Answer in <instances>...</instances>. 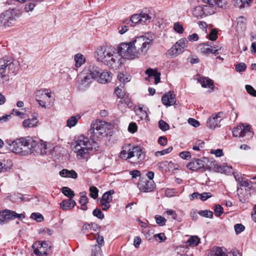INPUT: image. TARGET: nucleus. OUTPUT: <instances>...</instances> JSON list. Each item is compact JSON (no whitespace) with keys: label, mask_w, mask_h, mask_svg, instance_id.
<instances>
[{"label":"nucleus","mask_w":256,"mask_h":256,"mask_svg":"<svg viewBox=\"0 0 256 256\" xmlns=\"http://www.w3.org/2000/svg\"><path fill=\"white\" fill-rule=\"evenodd\" d=\"M114 192V190H110L105 193H104L102 197L100 198L102 201H106L108 202H111L112 200V194Z\"/></svg>","instance_id":"obj_33"},{"label":"nucleus","mask_w":256,"mask_h":256,"mask_svg":"<svg viewBox=\"0 0 256 256\" xmlns=\"http://www.w3.org/2000/svg\"><path fill=\"white\" fill-rule=\"evenodd\" d=\"M98 228V226L94 223H86L82 226L81 231L83 234L90 232L92 234V232H96Z\"/></svg>","instance_id":"obj_22"},{"label":"nucleus","mask_w":256,"mask_h":256,"mask_svg":"<svg viewBox=\"0 0 256 256\" xmlns=\"http://www.w3.org/2000/svg\"><path fill=\"white\" fill-rule=\"evenodd\" d=\"M210 153L214 154L217 157H220L223 155V152L221 149L211 150Z\"/></svg>","instance_id":"obj_64"},{"label":"nucleus","mask_w":256,"mask_h":256,"mask_svg":"<svg viewBox=\"0 0 256 256\" xmlns=\"http://www.w3.org/2000/svg\"><path fill=\"white\" fill-rule=\"evenodd\" d=\"M188 122L190 125L195 128H197L200 125L199 122L193 118H189Z\"/></svg>","instance_id":"obj_58"},{"label":"nucleus","mask_w":256,"mask_h":256,"mask_svg":"<svg viewBox=\"0 0 256 256\" xmlns=\"http://www.w3.org/2000/svg\"><path fill=\"white\" fill-rule=\"evenodd\" d=\"M74 60L76 62L75 66L76 68L80 67L86 61V58L82 54H77L74 56Z\"/></svg>","instance_id":"obj_32"},{"label":"nucleus","mask_w":256,"mask_h":256,"mask_svg":"<svg viewBox=\"0 0 256 256\" xmlns=\"http://www.w3.org/2000/svg\"><path fill=\"white\" fill-rule=\"evenodd\" d=\"M155 219L156 224L160 226L165 225L166 221V219L164 217L160 215H156L155 216Z\"/></svg>","instance_id":"obj_44"},{"label":"nucleus","mask_w":256,"mask_h":256,"mask_svg":"<svg viewBox=\"0 0 256 256\" xmlns=\"http://www.w3.org/2000/svg\"><path fill=\"white\" fill-rule=\"evenodd\" d=\"M198 214L202 216L210 218H212L214 216L212 212L207 210H199Z\"/></svg>","instance_id":"obj_37"},{"label":"nucleus","mask_w":256,"mask_h":256,"mask_svg":"<svg viewBox=\"0 0 256 256\" xmlns=\"http://www.w3.org/2000/svg\"><path fill=\"white\" fill-rule=\"evenodd\" d=\"M158 124L159 128L161 130L166 131L169 129V125L163 120H160Z\"/></svg>","instance_id":"obj_54"},{"label":"nucleus","mask_w":256,"mask_h":256,"mask_svg":"<svg viewBox=\"0 0 256 256\" xmlns=\"http://www.w3.org/2000/svg\"><path fill=\"white\" fill-rule=\"evenodd\" d=\"M172 147L170 146L168 148L163 150L161 151H157L156 152L155 155L156 156H158L159 155L162 156L165 154L170 153V152H172Z\"/></svg>","instance_id":"obj_53"},{"label":"nucleus","mask_w":256,"mask_h":256,"mask_svg":"<svg viewBox=\"0 0 256 256\" xmlns=\"http://www.w3.org/2000/svg\"><path fill=\"white\" fill-rule=\"evenodd\" d=\"M242 181H240V186L248 187L250 184H252V182L245 178L241 179Z\"/></svg>","instance_id":"obj_61"},{"label":"nucleus","mask_w":256,"mask_h":256,"mask_svg":"<svg viewBox=\"0 0 256 256\" xmlns=\"http://www.w3.org/2000/svg\"><path fill=\"white\" fill-rule=\"evenodd\" d=\"M28 138H21L12 140H6V142L8 146V148L14 153L22 156L28 155L30 150L28 147Z\"/></svg>","instance_id":"obj_5"},{"label":"nucleus","mask_w":256,"mask_h":256,"mask_svg":"<svg viewBox=\"0 0 256 256\" xmlns=\"http://www.w3.org/2000/svg\"><path fill=\"white\" fill-rule=\"evenodd\" d=\"M90 196L94 199H96L98 197V190L94 186H92L90 188Z\"/></svg>","instance_id":"obj_40"},{"label":"nucleus","mask_w":256,"mask_h":256,"mask_svg":"<svg viewBox=\"0 0 256 256\" xmlns=\"http://www.w3.org/2000/svg\"><path fill=\"white\" fill-rule=\"evenodd\" d=\"M200 46L201 52L206 54H212L216 56L219 54L218 52L222 49V47L218 46H212L207 44H201Z\"/></svg>","instance_id":"obj_19"},{"label":"nucleus","mask_w":256,"mask_h":256,"mask_svg":"<svg viewBox=\"0 0 256 256\" xmlns=\"http://www.w3.org/2000/svg\"><path fill=\"white\" fill-rule=\"evenodd\" d=\"M128 156V162L132 164H138L145 158V154L138 146H132V152H130Z\"/></svg>","instance_id":"obj_12"},{"label":"nucleus","mask_w":256,"mask_h":256,"mask_svg":"<svg viewBox=\"0 0 256 256\" xmlns=\"http://www.w3.org/2000/svg\"><path fill=\"white\" fill-rule=\"evenodd\" d=\"M205 162L203 160L196 158L191 160L187 164V168L192 171L197 170L202 168L204 166Z\"/></svg>","instance_id":"obj_21"},{"label":"nucleus","mask_w":256,"mask_h":256,"mask_svg":"<svg viewBox=\"0 0 256 256\" xmlns=\"http://www.w3.org/2000/svg\"><path fill=\"white\" fill-rule=\"evenodd\" d=\"M94 68H96L97 74H96L94 79L101 84H106L110 82L112 80V73L107 70L102 71L98 66L92 64Z\"/></svg>","instance_id":"obj_15"},{"label":"nucleus","mask_w":256,"mask_h":256,"mask_svg":"<svg viewBox=\"0 0 256 256\" xmlns=\"http://www.w3.org/2000/svg\"><path fill=\"white\" fill-rule=\"evenodd\" d=\"M96 52L97 60L109 67L114 68L116 64L120 65L122 64L117 49L114 47L100 46Z\"/></svg>","instance_id":"obj_3"},{"label":"nucleus","mask_w":256,"mask_h":256,"mask_svg":"<svg viewBox=\"0 0 256 256\" xmlns=\"http://www.w3.org/2000/svg\"><path fill=\"white\" fill-rule=\"evenodd\" d=\"M138 186L140 190L144 192H152L156 188L155 184L153 180H148L144 178L140 180Z\"/></svg>","instance_id":"obj_16"},{"label":"nucleus","mask_w":256,"mask_h":256,"mask_svg":"<svg viewBox=\"0 0 256 256\" xmlns=\"http://www.w3.org/2000/svg\"><path fill=\"white\" fill-rule=\"evenodd\" d=\"M15 22L13 10H6L0 15V28L11 26Z\"/></svg>","instance_id":"obj_11"},{"label":"nucleus","mask_w":256,"mask_h":256,"mask_svg":"<svg viewBox=\"0 0 256 256\" xmlns=\"http://www.w3.org/2000/svg\"><path fill=\"white\" fill-rule=\"evenodd\" d=\"M246 64L244 62H240L236 66V70L237 72H242L246 70Z\"/></svg>","instance_id":"obj_55"},{"label":"nucleus","mask_w":256,"mask_h":256,"mask_svg":"<svg viewBox=\"0 0 256 256\" xmlns=\"http://www.w3.org/2000/svg\"><path fill=\"white\" fill-rule=\"evenodd\" d=\"M242 126V136L240 137L244 136L246 134L250 133V126L249 125L240 124Z\"/></svg>","instance_id":"obj_45"},{"label":"nucleus","mask_w":256,"mask_h":256,"mask_svg":"<svg viewBox=\"0 0 256 256\" xmlns=\"http://www.w3.org/2000/svg\"><path fill=\"white\" fill-rule=\"evenodd\" d=\"M91 256H101V250L100 247L96 246L95 250H92Z\"/></svg>","instance_id":"obj_62"},{"label":"nucleus","mask_w":256,"mask_h":256,"mask_svg":"<svg viewBox=\"0 0 256 256\" xmlns=\"http://www.w3.org/2000/svg\"><path fill=\"white\" fill-rule=\"evenodd\" d=\"M80 118L81 116L79 114L70 116L66 120V126L70 128L74 126Z\"/></svg>","instance_id":"obj_30"},{"label":"nucleus","mask_w":256,"mask_h":256,"mask_svg":"<svg viewBox=\"0 0 256 256\" xmlns=\"http://www.w3.org/2000/svg\"><path fill=\"white\" fill-rule=\"evenodd\" d=\"M24 218V214H18L13 210H4L0 212V224H4L10 220L18 218L22 220Z\"/></svg>","instance_id":"obj_10"},{"label":"nucleus","mask_w":256,"mask_h":256,"mask_svg":"<svg viewBox=\"0 0 256 256\" xmlns=\"http://www.w3.org/2000/svg\"><path fill=\"white\" fill-rule=\"evenodd\" d=\"M137 114L140 116L142 120H146L148 118V114L142 108H139L136 111Z\"/></svg>","instance_id":"obj_41"},{"label":"nucleus","mask_w":256,"mask_h":256,"mask_svg":"<svg viewBox=\"0 0 256 256\" xmlns=\"http://www.w3.org/2000/svg\"><path fill=\"white\" fill-rule=\"evenodd\" d=\"M96 68L92 66V64L88 68L86 74L81 78L79 82L78 88L80 90H84L88 88L97 74Z\"/></svg>","instance_id":"obj_8"},{"label":"nucleus","mask_w":256,"mask_h":256,"mask_svg":"<svg viewBox=\"0 0 256 256\" xmlns=\"http://www.w3.org/2000/svg\"><path fill=\"white\" fill-rule=\"evenodd\" d=\"M76 202L72 198L63 200L60 203V208L64 210H70L76 205Z\"/></svg>","instance_id":"obj_25"},{"label":"nucleus","mask_w":256,"mask_h":256,"mask_svg":"<svg viewBox=\"0 0 256 256\" xmlns=\"http://www.w3.org/2000/svg\"><path fill=\"white\" fill-rule=\"evenodd\" d=\"M242 126L240 124L237 127L234 128L232 130L233 136L236 137H240L242 136Z\"/></svg>","instance_id":"obj_52"},{"label":"nucleus","mask_w":256,"mask_h":256,"mask_svg":"<svg viewBox=\"0 0 256 256\" xmlns=\"http://www.w3.org/2000/svg\"><path fill=\"white\" fill-rule=\"evenodd\" d=\"M140 14L142 24H149L154 19V15L151 12H142Z\"/></svg>","instance_id":"obj_23"},{"label":"nucleus","mask_w":256,"mask_h":256,"mask_svg":"<svg viewBox=\"0 0 256 256\" xmlns=\"http://www.w3.org/2000/svg\"><path fill=\"white\" fill-rule=\"evenodd\" d=\"M200 242V239L198 236H192L187 241V244L190 246H196Z\"/></svg>","instance_id":"obj_34"},{"label":"nucleus","mask_w":256,"mask_h":256,"mask_svg":"<svg viewBox=\"0 0 256 256\" xmlns=\"http://www.w3.org/2000/svg\"><path fill=\"white\" fill-rule=\"evenodd\" d=\"M72 145V151L76 154V158L78 160L87 161L90 158L91 152L94 150H98V146L96 140L80 135L78 136Z\"/></svg>","instance_id":"obj_2"},{"label":"nucleus","mask_w":256,"mask_h":256,"mask_svg":"<svg viewBox=\"0 0 256 256\" xmlns=\"http://www.w3.org/2000/svg\"><path fill=\"white\" fill-rule=\"evenodd\" d=\"M86 236L88 239H92L94 238H96V242L98 245L100 246H102L104 245V237L98 234L97 237L95 234H92V236L90 234H86Z\"/></svg>","instance_id":"obj_36"},{"label":"nucleus","mask_w":256,"mask_h":256,"mask_svg":"<svg viewBox=\"0 0 256 256\" xmlns=\"http://www.w3.org/2000/svg\"><path fill=\"white\" fill-rule=\"evenodd\" d=\"M234 228L236 234H238L244 231L245 227L241 224H237L234 226Z\"/></svg>","instance_id":"obj_49"},{"label":"nucleus","mask_w":256,"mask_h":256,"mask_svg":"<svg viewBox=\"0 0 256 256\" xmlns=\"http://www.w3.org/2000/svg\"><path fill=\"white\" fill-rule=\"evenodd\" d=\"M132 146L130 144H128L123 146L122 150L120 153V157L122 159L129 160V158L128 157H129V153L130 152H132Z\"/></svg>","instance_id":"obj_28"},{"label":"nucleus","mask_w":256,"mask_h":256,"mask_svg":"<svg viewBox=\"0 0 256 256\" xmlns=\"http://www.w3.org/2000/svg\"><path fill=\"white\" fill-rule=\"evenodd\" d=\"M208 8L205 5L196 6L192 10V14L194 17L198 18L213 14L214 9H208Z\"/></svg>","instance_id":"obj_17"},{"label":"nucleus","mask_w":256,"mask_h":256,"mask_svg":"<svg viewBox=\"0 0 256 256\" xmlns=\"http://www.w3.org/2000/svg\"><path fill=\"white\" fill-rule=\"evenodd\" d=\"M246 89L247 92L250 95L256 97V90L250 85L247 84L246 86Z\"/></svg>","instance_id":"obj_51"},{"label":"nucleus","mask_w":256,"mask_h":256,"mask_svg":"<svg viewBox=\"0 0 256 256\" xmlns=\"http://www.w3.org/2000/svg\"><path fill=\"white\" fill-rule=\"evenodd\" d=\"M60 175L62 177L72 178L74 179L78 178L77 173L73 170H68L67 169H62L60 171Z\"/></svg>","instance_id":"obj_26"},{"label":"nucleus","mask_w":256,"mask_h":256,"mask_svg":"<svg viewBox=\"0 0 256 256\" xmlns=\"http://www.w3.org/2000/svg\"><path fill=\"white\" fill-rule=\"evenodd\" d=\"M62 192L66 196L72 198L74 196V192L68 187H63L62 188Z\"/></svg>","instance_id":"obj_39"},{"label":"nucleus","mask_w":256,"mask_h":256,"mask_svg":"<svg viewBox=\"0 0 256 256\" xmlns=\"http://www.w3.org/2000/svg\"><path fill=\"white\" fill-rule=\"evenodd\" d=\"M162 103L166 106H171L176 103V95L172 91L166 93L162 98Z\"/></svg>","instance_id":"obj_20"},{"label":"nucleus","mask_w":256,"mask_h":256,"mask_svg":"<svg viewBox=\"0 0 256 256\" xmlns=\"http://www.w3.org/2000/svg\"><path fill=\"white\" fill-rule=\"evenodd\" d=\"M180 156L184 160L188 159L190 158V154L188 152H182L180 153Z\"/></svg>","instance_id":"obj_63"},{"label":"nucleus","mask_w":256,"mask_h":256,"mask_svg":"<svg viewBox=\"0 0 256 256\" xmlns=\"http://www.w3.org/2000/svg\"><path fill=\"white\" fill-rule=\"evenodd\" d=\"M13 164L10 160H0V172H4L10 170Z\"/></svg>","instance_id":"obj_24"},{"label":"nucleus","mask_w":256,"mask_h":256,"mask_svg":"<svg viewBox=\"0 0 256 256\" xmlns=\"http://www.w3.org/2000/svg\"><path fill=\"white\" fill-rule=\"evenodd\" d=\"M30 218L36 220L37 222H41L44 220L42 215L40 213H32L30 216Z\"/></svg>","instance_id":"obj_43"},{"label":"nucleus","mask_w":256,"mask_h":256,"mask_svg":"<svg viewBox=\"0 0 256 256\" xmlns=\"http://www.w3.org/2000/svg\"><path fill=\"white\" fill-rule=\"evenodd\" d=\"M118 80L122 82L126 83L130 81L131 77L128 74H120L118 76Z\"/></svg>","instance_id":"obj_38"},{"label":"nucleus","mask_w":256,"mask_h":256,"mask_svg":"<svg viewBox=\"0 0 256 256\" xmlns=\"http://www.w3.org/2000/svg\"><path fill=\"white\" fill-rule=\"evenodd\" d=\"M18 68L13 58L5 56L0 58V86L9 80V74H14Z\"/></svg>","instance_id":"obj_4"},{"label":"nucleus","mask_w":256,"mask_h":256,"mask_svg":"<svg viewBox=\"0 0 256 256\" xmlns=\"http://www.w3.org/2000/svg\"><path fill=\"white\" fill-rule=\"evenodd\" d=\"M188 41L186 38H182L178 41L168 50V54L176 56L184 52L187 46Z\"/></svg>","instance_id":"obj_13"},{"label":"nucleus","mask_w":256,"mask_h":256,"mask_svg":"<svg viewBox=\"0 0 256 256\" xmlns=\"http://www.w3.org/2000/svg\"><path fill=\"white\" fill-rule=\"evenodd\" d=\"M92 214L94 216L100 220H102L104 218V214L98 208H96L93 210Z\"/></svg>","instance_id":"obj_46"},{"label":"nucleus","mask_w":256,"mask_h":256,"mask_svg":"<svg viewBox=\"0 0 256 256\" xmlns=\"http://www.w3.org/2000/svg\"><path fill=\"white\" fill-rule=\"evenodd\" d=\"M217 34L218 31L216 30H212L210 32L208 35L210 40H215L218 38Z\"/></svg>","instance_id":"obj_57"},{"label":"nucleus","mask_w":256,"mask_h":256,"mask_svg":"<svg viewBox=\"0 0 256 256\" xmlns=\"http://www.w3.org/2000/svg\"><path fill=\"white\" fill-rule=\"evenodd\" d=\"M107 124L105 122H96L91 124L89 130L90 139L95 140L100 139L106 135Z\"/></svg>","instance_id":"obj_6"},{"label":"nucleus","mask_w":256,"mask_h":256,"mask_svg":"<svg viewBox=\"0 0 256 256\" xmlns=\"http://www.w3.org/2000/svg\"><path fill=\"white\" fill-rule=\"evenodd\" d=\"M148 35L138 36L129 42L120 43L116 48L120 59L122 58L133 60L138 57L139 54H145L152 45L154 40L153 35Z\"/></svg>","instance_id":"obj_1"},{"label":"nucleus","mask_w":256,"mask_h":256,"mask_svg":"<svg viewBox=\"0 0 256 256\" xmlns=\"http://www.w3.org/2000/svg\"><path fill=\"white\" fill-rule=\"evenodd\" d=\"M34 254L38 256H46L47 252L50 249V246L46 242H37L32 246Z\"/></svg>","instance_id":"obj_14"},{"label":"nucleus","mask_w":256,"mask_h":256,"mask_svg":"<svg viewBox=\"0 0 256 256\" xmlns=\"http://www.w3.org/2000/svg\"><path fill=\"white\" fill-rule=\"evenodd\" d=\"M137 126L134 122L130 124L128 130L132 133H134L137 130Z\"/></svg>","instance_id":"obj_60"},{"label":"nucleus","mask_w":256,"mask_h":256,"mask_svg":"<svg viewBox=\"0 0 256 256\" xmlns=\"http://www.w3.org/2000/svg\"><path fill=\"white\" fill-rule=\"evenodd\" d=\"M34 116L33 118L25 120L22 122V126L25 128H32L36 126V124L38 122L36 120V116Z\"/></svg>","instance_id":"obj_29"},{"label":"nucleus","mask_w":256,"mask_h":256,"mask_svg":"<svg viewBox=\"0 0 256 256\" xmlns=\"http://www.w3.org/2000/svg\"><path fill=\"white\" fill-rule=\"evenodd\" d=\"M222 112H219L211 116L206 122V126L213 130L219 127L220 126L219 124L222 119Z\"/></svg>","instance_id":"obj_18"},{"label":"nucleus","mask_w":256,"mask_h":256,"mask_svg":"<svg viewBox=\"0 0 256 256\" xmlns=\"http://www.w3.org/2000/svg\"><path fill=\"white\" fill-rule=\"evenodd\" d=\"M36 100L42 107L51 106L52 91L47 89H41L36 92Z\"/></svg>","instance_id":"obj_9"},{"label":"nucleus","mask_w":256,"mask_h":256,"mask_svg":"<svg viewBox=\"0 0 256 256\" xmlns=\"http://www.w3.org/2000/svg\"><path fill=\"white\" fill-rule=\"evenodd\" d=\"M36 4L34 2H30L26 4L24 10L26 12H32Z\"/></svg>","instance_id":"obj_47"},{"label":"nucleus","mask_w":256,"mask_h":256,"mask_svg":"<svg viewBox=\"0 0 256 256\" xmlns=\"http://www.w3.org/2000/svg\"><path fill=\"white\" fill-rule=\"evenodd\" d=\"M174 29L175 32L178 34H182L184 32V28L182 26L179 22H175L174 24Z\"/></svg>","instance_id":"obj_48"},{"label":"nucleus","mask_w":256,"mask_h":256,"mask_svg":"<svg viewBox=\"0 0 256 256\" xmlns=\"http://www.w3.org/2000/svg\"><path fill=\"white\" fill-rule=\"evenodd\" d=\"M198 82L201 84L203 88H208L214 90V82L208 78L202 77L198 79Z\"/></svg>","instance_id":"obj_27"},{"label":"nucleus","mask_w":256,"mask_h":256,"mask_svg":"<svg viewBox=\"0 0 256 256\" xmlns=\"http://www.w3.org/2000/svg\"><path fill=\"white\" fill-rule=\"evenodd\" d=\"M81 196L79 200V203L80 204V208L82 210H86L87 209L86 204L88 202V198L86 196L85 192H80Z\"/></svg>","instance_id":"obj_31"},{"label":"nucleus","mask_w":256,"mask_h":256,"mask_svg":"<svg viewBox=\"0 0 256 256\" xmlns=\"http://www.w3.org/2000/svg\"><path fill=\"white\" fill-rule=\"evenodd\" d=\"M214 212L216 216H220L223 213V208L220 204H216Z\"/></svg>","instance_id":"obj_50"},{"label":"nucleus","mask_w":256,"mask_h":256,"mask_svg":"<svg viewBox=\"0 0 256 256\" xmlns=\"http://www.w3.org/2000/svg\"><path fill=\"white\" fill-rule=\"evenodd\" d=\"M28 147L30 150L28 154H33L34 155L45 154H46V144L45 142H38L30 138H28Z\"/></svg>","instance_id":"obj_7"},{"label":"nucleus","mask_w":256,"mask_h":256,"mask_svg":"<svg viewBox=\"0 0 256 256\" xmlns=\"http://www.w3.org/2000/svg\"><path fill=\"white\" fill-rule=\"evenodd\" d=\"M140 18V14H134L131 16L128 23H130V25L132 26H134L136 24H141V19Z\"/></svg>","instance_id":"obj_35"},{"label":"nucleus","mask_w":256,"mask_h":256,"mask_svg":"<svg viewBox=\"0 0 256 256\" xmlns=\"http://www.w3.org/2000/svg\"><path fill=\"white\" fill-rule=\"evenodd\" d=\"M100 204L102 208V210H108L110 206V202H106V201H102L101 200H100Z\"/></svg>","instance_id":"obj_59"},{"label":"nucleus","mask_w":256,"mask_h":256,"mask_svg":"<svg viewBox=\"0 0 256 256\" xmlns=\"http://www.w3.org/2000/svg\"><path fill=\"white\" fill-rule=\"evenodd\" d=\"M212 196V194L210 192H204L200 194L199 198L202 200L204 201V200H206L207 199L211 198Z\"/></svg>","instance_id":"obj_56"},{"label":"nucleus","mask_w":256,"mask_h":256,"mask_svg":"<svg viewBox=\"0 0 256 256\" xmlns=\"http://www.w3.org/2000/svg\"><path fill=\"white\" fill-rule=\"evenodd\" d=\"M236 3L240 8L249 6L252 0H236Z\"/></svg>","instance_id":"obj_42"}]
</instances>
